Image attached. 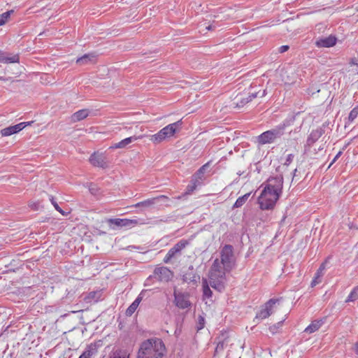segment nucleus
<instances>
[{
  "instance_id": "35",
  "label": "nucleus",
  "mask_w": 358,
  "mask_h": 358,
  "mask_svg": "<svg viewBox=\"0 0 358 358\" xmlns=\"http://www.w3.org/2000/svg\"><path fill=\"white\" fill-rule=\"evenodd\" d=\"M50 201L51 203L55 207V210H57L59 213H60L62 215H65L66 213L59 206L58 203L55 200L54 197L52 196H50Z\"/></svg>"
},
{
  "instance_id": "18",
  "label": "nucleus",
  "mask_w": 358,
  "mask_h": 358,
  "mask_svg": "<svg viewBox=\"0 0 358 358\" xmlns=\"http://www.w3.org/2000/svg\"><path fill=\"white\" fill-rule=\"evenodd\" d=\"M148 292L147 289H143L138 296L136 297V299L134 300V301L128 307V308L126 310V315L127 316H131L132 314L136 311L138 306H139L140 303L145 296L146 293Z\"/></svg>"
},
{
  "instance_id": "36",
  "label": "nucleus",
  "mask_w": 358,
  "mask_h": 358,
  "mask_svg": "<svg viewBox=\"0 0 358 358\" xmlns=\"http://www.w3.org/2000/svg\"><path fill=\"white\" fill-rule=\"evenodd\" d=\"M199 185L197 184V182H195L194 181H192V179L191 180V183L189 185H187V191L185 193V194H189L190 193H192L196 188L197 186H199Z\"/></svg>"
},
{
  "instance_id": "11",
  "label": "nucleus",
  "mask_w": 358,
  "mask_h": 358,
  "mask_svg": "<svg viewBox=\"0 0 358 358\" xmlns=\"http://www.w3.org/2000/svg\"><path fill=\"white\" fill-rule=\"evenodd\" d=\"M324 131L322 128L313 130L308 136L306 141L305 151L308 155H312L311 146L322 136Z\"/></svg>"
},
{
  "instance_id": "50",
  "label": "nucleus",
  "mask_w": 358,
  "mask_h": 358,
  "mask_svg": "<svg viewBox=\"0 0 358 358\" xmlns=\"http://www.w3.org/2000/svg\"><path fill=\"white\" fill-rule=\"evenodd\" d=\"M319 150H320V151L323 150V148L320 147Z\"/></svg>"
},
{
  "instance_id": "48",
  "label": "nucleus",
  "mask_w": 358,
  "mask_h": 358,
  "mask_svg": "<svg viewBox=\"0 0 358 358\" xmlns=\"http://www.w3.org/2000/svg\"><path fill=\"white\" fill-rule=\"evenodd\" d=\"M90 192H91L92 194H95V192H94V191H95V189H94V188L91 187V188H90Z\"/></svg>"
},
{
  "instance_id": "4",
  "label": "nucleus",
  "mask_w": 358,
  "mask_h": 358,
  "mask_svg": "<svg viewBox=\"0 0 358 358\" xmlns=\"http://www.w3.org/2000/svg\"><path fill=\"white\" fill-rule=\"evenodd\" d=\"M289 121L285 120L275 128L264 131L258 137V141L261 144L273 143L276 139L280 138L284 134L285 128L289 126Z\"/></svg>"
},
{
  "instance_id": "38",
  "label": "nucleus",
  "mask_w": 358,
  "mask_h": 358,
  "mask_svg": "<svg viewBox=\"0 0 358 358\" xmlns=\"http://www.w3.org/2000/svg\"><path fill=\"white\" fill-rule=\"evenodd\" d=\"M284 320L278 322L277 324H273L269 327V331L272 334H275L277 333L278 329L282 327V322Z\"/></svg>"
},
{
  "instance_id": "53",
  "label": "nucleus",
  "mask_w": 358,
  "mask_h": 358,
  "mask_svg": "<svg viewBox=\"0 0 358 358\" xmlns=\"http://www.w3.org/2000/svg\"><path fill=\"white\" fill-rule=\"evenodd\" d=\"M239 358H241V357H239Z\"/></svg>"
},
{
  "instance_id": "40",
  "label": "nucleus",
  "mask_w": 358,
  "mask_h": 358,
  "mask_svg": "<svg viewBox=\"0 0 358 358\" xmlns=\"http://www.w3.org/2000/svg\"><path fill=\"white\" fill-rule=\"evenodd\" d=\"M294 155L292 154H289L287 156V158H286V160L284 163V165H286V166H289L292 162L293 161L294 159Z\"/></svg>"
},
{
  "instance_id": "16",
  "label": "nucleus",
  "mask_w": 358,
  "mask_h": 358,
  "mask_svg": "<svg viewBox=\"0 0 358 358\" xmlns=\"http://www.w3.org/2000/svg\"><path fill=\"white\" fill-rule=\"evenodd\" d=\"M337 38L332 35L327 37L319 38L315 41V45L318 48H331L336 45Z\"/></svg>"
},
{
  "instance_id": "26",
  "label": "nucleus",
  "mask_w": 358,
  "mask_h": 358,
  "mask_svg": "<svg viewBox=\"0 0 358 358\" xmlns=\"http://www.w3.org/2000/svg\"><path fill=\"white\" fill-rule=\"evenodd\" d=\"M209 282L206 278H202V289H203V298L210 299L213 295V292L209 287Z\"/></svg>"
},
{
  "instance_id": "37",
  "label": "nucleus",
  "mask_w": 358,
  "mask_h": 358,
  "mask_svg": "<svg viewBox=\"0 0 358 358\" xmlns=\"http://www.w3.org/2000/svg\"><path fill=\"white\" fill-rule=\"evenodd\" d=\"M358 116V106L355 107L350 113L348 116L349 122H353L355 119Z\"/></svg>"
},
{
  "instance_id": "28",
  "label": "nucleus",
  "mask_w": 358,
  "mask_h": 358,
  "mask_svg": "<svg viewBox=\"0 0 358 358\" xmlns=\"http://www.w3.org/2000/svg\"><path fill=\"white\" fill-rule=\"evenodd\" d=\"M97 352V348L96 344H90L88 345L86 350L80 355V358H91Z\"/></svg>"
},
{
  "instance_id": "9",
  "label": "nucleus",
  "mask_w": 358,
  "mask_h": 358,
  "mask_svg": "<svg viewBox=\"0 0 358 358\" xmlns=\"http://www.w3.org/2000/svg\"><path fill=\"white\" fill-rule=\"evenodd\" d=\"M189 244L187 240L182 239L171 248L164 258V262L168 264L173 258H176L181 255L182 250Z\"/></svg>"
},
{
  "instance_id": "3",
  "label": "nucleus",
  "mask_w": 358,
  "mask_h": 358,
  "mask_svg": "<svg viewBox=\"0 0 358 358\" xmlns=\"http://www.w3.org/2000/svg\"><path fill=\"white\" fill-rule=\"evenodd\" d=\"M182 122L181 120L169 124L157 134L152 135L150 139L155 144L160 143L163 141L173 136L176 133L179 132L182 128Z\"/></svg>"
},
{
  "instance_id": "52",
  "label": "nucleus",
  "mask_w": 358,
  "mask_h": 358,
  "mask_svg": "<svg viewBox=\"0 0 358 358\" xmlns=\"http://www.w3.org/2000/svg\"><path fill=\"white\" fill-rule=\"evenodd\" d=\"M79 358H80V357ZM85 358H87V357H85Z\"/></svg>"
},
{
  "instance_id": "47",
  "label": "nucleus",
  "mask_w": 358,
  "mask_h": 358,
  "mask_svg": "<svg viewBox=\"0 0 358 358\" xmlns=\"http://www.w3.org/2000/svg\"><path fill=\"white\" fill-rule=\"evenodd\" d=\"M350 64L351 65H358L357 64V60H355V59H352L350 62Z\"/></svg>"
},
{
  "instance_id": "32",
  "label": "nucleus",
  "mask_w": 358,
  "mask_h": 358,
  "mask_svg": "<svg viewBox=\"0 0 358 358\" xmlns=\"http://www.w3.org/2000/svg\"><path fill=\"white\" fill-rule=\"evenodd\" d=\"M183 281L187 283L196 282L197 280L199 279V275L195 274L186 273L183 275Z\"/></svg>"
},
{
  "instance_id": "29",
  "label": "nucleus",
  "mask_w": 358,
  "mask_h": 358,
  "mask_svg": "<svg viewBox=\"0 0 358 358\" xmlns=\"http://www.w3.org/2000/svg\"><path fill=\"white\" fill-rule=\"evenodd\" d=\"M101 296V293L100 291L91 292L85 297V301L87 303L96 302Z\"/></svg>"
},
{
  "instance_id": "27",
  "label": "nucleus",
  "mask_w": 358,
  "mask_h": 358,
  "mask_svg": "<svg viewBox=\"0 0 358 358\" xmlns=\"http://www.w3.org/2000/svg\"><path fill=\"white\" fill-rule=\"evenodd\" d=\"M87 109L80 110L71 115V120L74 122L84 120L89 115Z\"/></svg>"
},
{
  "instance_id": "15",
  "label": "nucleus",
  "mask_w": 358,
  "mask_h": 358,
  "mask_svg": "<svg viewBox=\"0 0 358 358\" xmlns=\"http://www.w3.org/2000/svg\"><path fill=\"white\" fill-rule=\"evenodd\" d=\"M31 122H20L17 124L10 126L1 130V134L2 136H8L12 134H15L22 130L27 125H29Z\"/></svg>"
},
{
  "instance_id": "7",
  "label": "nucleus",
  "mask_w": 358,
  "mask_h": 358,
  "mask_svg": "<svg viewBox=\"0 0 358 358\" xmlns=\"http://www.w3.org/2000/svg\"><path fill=\"white\" fill-rule=\"evenodd\" d=\"M266 94V90H263L262 92H258L252 93L251 94H239L233 100L232 105L234 108H240L251 101L253 99L257 96L264 97Z\"/></svg>"
},
{
  "instance_id": "49",
  "label": "nucleus",
  "mask_w": 358,
  "mask_h": 358,
  "mask_svg": "<svg viewBox=\"0 0 358 358\" xmlns=\"http://www.w3.org/2000/svg\"><path fill=\"white\" fill-rule=\"evenodd\" d=\"M0 80H6V78H3V77H0ZM6 80H8V79L6 78Z\"/></svg>"
},
{
  "instance_id": "5",
  "label": "nucleus",
  "mask_w": 358,
  "mask_h": 358,
  "mask_svg": "<svg viewBox=\"0 0 358 358\" xmlns=\"http://www.w3.org/2000/svg\"><path fill=\"white\" fill-rule=\"evenodd\" d=\"M280 196V194L275 191L267 189L264 187L258 198L260 208L262 210L272 209L279 199Z\"/></svg>"
},
{
  "instance_id": "51",
  "label": "nucleus",
  "mask_w": 358,
  "mask_h": 358,
  "mask_svg": "<svg viewBox=\"0 0 358 358\" xmlns=\"http://www.w3.org/2000/svg\"><path fill=\"white\" fill-rule=\"evenodd\" d=\"M357 10H358V8H357Z\"/></svg>"
},
{
  "instance_id": "43",
  "label": "nucleus",
  "mask_w": 358,
  "mask_h": 358,
  "mask_svg": "<svg viewBox=\"0 0 358 358\" xmlns=\"http://www.w3.org/2000/svg\"><path fill=\"white\" fill-rule=\"evenodd\" d=\"M342 155V151H339L338 154L336 155L331 163L329 164V168L341 157Z\"/></svg>"
},
{
  "instance_id": "22",
  "label": "nucleus",
  "mask_w": 358,
  "mask_h": 358,
  "mask_svg": "<svg viewBox=\"0 0 358 358\" xmlns=\"http://www.w3.org/2000/svg\"><path fill=\"white\" fill-rule=\"evenodd\" d=\"M140 138V136L137 137L135 136L126 138L118 143H114L113 145L110 146L109 149L124 148L129 144Z\"/></svg>"
},
{
  "instance_id": "30",
  "label": "nucleus",
  "mask_w": 358,
  "mask_h": 358,
  "mask_svg": "<svg viewBox=\"0 0 358 358\" xmlns=\"http://www.w3.org/2000/svg\"><path fill=\"white\" fill-rule=\"evenodd\" d=\"M250 195V193H247V194H244L243 196L238 197L236 199L235 203L234 204L233 208H240V207L243 206L244 205V203L246 202V201L248 200V199L249 198Z\"/></svg>"
},
{
  "instance_id": "8",
  "label": "nucleus",
  "mask_w": 358,
  "mask_h": 358,
  "mask_svg": "<svg viewBox=\"0 0 358 358\" xmlns=\"http://www.w3.org/2000/svg\"><path fill=\"white\" fill-rule=\"evenodd\" d=\"M281 299H271L264 306H262L259 311L256 315V318L264 320L268 317L277 308V305H280Z\"/></svg>"
},
{
  "instance_id": "46",
  "label": "nucleus",
  "mask_w": 358,
  "mask_h": 358,
  "mask_svg": "<svg viewBox=\"0 0 358 358\" xmlns=\"http://www.w3.org/2000/svg\"><path fill=\"white\" fill-rule=\"evenodd\" d=\"M355 352L358 355V341L355 343Z\"/></svg>"
},
{
  "instance_id": "1",
  "label": "nucleus",
  "mask_w": 358,
  "mask_h": 358,
  "mask_svg": "<svg viewBox=\"0 0 358 358\" xmlns=\"http://www.w3.org/2000/svg\"><path fill=\"white\" fill-rule=\"evenodd\" d=\"M165 350V345L161 339H148L141 343L137 358H162Z\"/></svg>"
},
{
  "instance_id": "39",
  "label": "nucleus",
  "mask_w": 358,
  "mask_h": 358,
  "mask_svg": "<svg viewBox=\"0 0 358 358\" xmlns=\"http://www.w3.org/2000/svg\"><path fill=\"white\" fill-rule=\"evenodd\" d=\"M204 323H205L204 317H203L201 315L199 316L198 322H197V325H196L197 329L200 330V329H203V327H204Z\"/></svg>"
},
{
  "instance_id": "14",
  "label": "nucleus",
  "mask_w": 358,
  "mask_h": 358,
  "mask_svg": "<svg viewBox=\"0 0 358 358\" xmlns=\"http://www.w3.org/2000/svg\"><path fill=\"white\" fill-rule=\"evenodd\" d=\"M154 275L159 281L168 282L172 278L173 273L168 268L162 266L155 269Z\"/></svg>"
},
{
  "instance_id": "10",
  "label": "nucleus",
  "mask_w": 358,
  "mask_h": 358,
  "mask_svg": "<svg viewBox=\"0 0 358 358\" xmlns=\"http://www.w3.org/2000/svg\"><path fill=\"white\" fill-rule=\"evenodd\" d=\"M283 187V178L282 176L271 177L268 179L265 188L281 194Z\"/></svg>"
},
{
  "instance_id": "44",
  "label": "nucleus",
  "mask_w": 358,
  "mask_h": 358,
  "mask_svg": "<svg viewBox=\"0 0 358 358\" xmlns=\"http://www.w3.org/2000/svg\"><path fill=\"white\" fill-rule=\"evenodd\" d=\"M38 204L33 203H29V206L31 207L34 210H37L38 209Z\"/></svg>"
},
{
  "instance_id": "2",
  "label": "nucleus",
  "mask_w": 358,
  "mask_h": 358,
  "mask_svg": "<svg viewBox=\"0 0 358 358\" xmlns=\"http://www.w3.org/2000/svg\"><path fill=\"white\" fill-rule=\"evenodd\" d=\"M219 263V259H215L209 270L208 282L210 285L221 292L224 291L227 282L226 273H228Z\"/></svg>"
},
{
  "instance_id": "31",
  "label": "nucleus",
  "mask_w": 358,
  "mask_h": 358,
  "mask_svg": "<svg viewBox=\"0 0 358 358\" xmlns=\"http://www.w3.org/2000/svg\"><path fill=\"white\" fill-rule=\"evenodd\" d=\"M13 12V10H10L0 15V27L4 25L8 22Z\"/></svg>"
},
{
  "instance_id": "12",
  "label": "nucleus",
  "mask_w": 358,
  "mask_h": 358,
  "mask_svg": "<svg viewBox=\"0 0 358 358\" xmlns=\"http://www.w3.org/2000/svg\"><path fill=\"white\" fill-rule=\"evenodd\" d=\"M174 301L176 306L181 309L187 308L191 306V302L189 300V294L177 292L174 291Z\"/></svg>"
},
{
  "instance_id": "21",
  "label": "nucleus",
  "mask_w": 358,
  "mask_h": 358,
  "mask_svg": "<svg viewBox=\"0 0 358 358\" xmlns=\"http://www.w3.org/2000/svg\"><path fill=\"white\" fill-rule=\"evenodd\" d=\"M96 55L94 52L85 54L83 56L77 59L76 64L80 66L92 64L96 62Z\"/></svg>"
},
{
  "instance_id": "6",
  "label": "nucleus",
  "mask_w": 358,
  "mask_h": 358,
  "mask_svg": "<svg viewBox=\"0 0 358 358\" xmlns=\"http://www.w3.org/2000/svg\"><path fill=\"white\" fill-rule=\"evenodd\" d=\"M220 266H222L227 271H231L234 266V258L233 247L230 245H226L220 252V259H219Z\"/></svg>"
},
{
  "instance_id": "24",
  "label": "nucleus",
  "mask_w": 358,
  "mask_h": 358,
  "mask_svg": "<svg viewBox=\"0 0 358 358\" xmlns=\"http://www.w3.org/2000/svg\"><path fill=\"white\" fill-rule=\"evenodd\" d=\"M231 339L229 337L224 338L222 341H219L215 348V354L218 355L223 351L224 348H227L229 345H231Z\"/></svg>"
},
{
  "instance_id": "20",
  "label": "nucleus",
  "mask_w": 358,
  "mask_h": 358,
  "mask_svg": "<svg viewBox=\"0 0 358 358\" xmlns=\"http://www.w3.org/2000/svg\"><path fill=\"white\" fill-rule=\"evenodd\" d=\"M108 222L117 227H133L138 224L137 220L114 218L108 220Z\"/></svg>"
},
{
  "instance_id": "33",
  "label": "nucleus",
  "mask_w": 358,
  "mask_h": 358,
  "mask_svg": "<svg viewBox=\"0 0 358 358\" xmlns=\"http://www.w3.org/2000/svg\"><path fill=\"white\" fill-rule=\"evenodd\" d=\"M323 275L324 273L317 271L315 277L311 282V287H315L317 284L320 283L322 282V278Z\"/></svg>"
},
{
  "instance_id": "41",
  "label": "nucleus",
  "mask_w": 358,
  "mask_h": 358,
  "mask_svg": "<svg viewBox=\"0 0 358 358\" xmlns=\"http://www.w3.org/2000/svg\"><path fill=\"white\" fill-rule=\"evenodd\" d=\"M289 45H282L279 48V52L283 53L289 50Z\"/></svg>"
},
{
  "instance_id": "17",
  "label": "nucleus",
  "mask_w": 358,
  "mask_h": 358,
  "mask_svg": "<svg viewBox=\"0 0 358 358\" xmlns=\"http://www.w3.org/2000/svg\"><path fill=\"white\" fill-rule=\"evenodd\" d=\"M168 199H169V198L166 196L160 195L157 197L148 199L145 201L138 202V203H136L135 205H134V206L135 208L143 207L145 208H150L151 206H154L157 203V201L159 200H168Z\"/></svg>"
},
{
  "instance_id": "19",
  "label": "nucleus",
  "mask_w": 358,
  "mask_h": 358,
  "mask_svg": "<svg viewBox=\"0 0 358 358\" xmlns=\"http://www.w3.org/2000/svg\"><path fill=\"white\" fill-rule=\"evenodd\" d=\"M210 162H208L206 163L204 165L201 166L197 171L192 176V181H194L195 182H197L199 185H201L203 181L205 180L204 174L207 169L210 166Z\"/></svg>"
},
{
  "instance_id": "42",
  "label": "nucleus",
  "mask_w": 358,
  "mask_h": 358,
  "mask_svg": "<svg viewBox=\"0 0 358 358\" xmlns=\"http://www.w3.org/2000/svg\"><path fill=\"white\" fill-rule=\"evenodd\" d=\"M327 262L325 261L324 262H323L319 267V268L317 269V271H321L322 273H324V270L326 269V265H327Z\"/></svg>"
},
{
  "instance_id": "25",
  "label": "nucleus",
  "mask_w": 358,
  "mask_h": 358,
  "mask_svg": "<svg viewBox=\"0 0 358 358\" xmlns=\"http://www.w3.org/2000/svg\"><path fill=\"white\" fill-rule=\"evenodd\" d=\"M324 324L323 320H314L311 322L310 325H308L304 330L305 332L308 334H312L316 331H317L321 326Z\"/></svg>"
},
{
  "instance_id": "34",
  "label": "nucleus",
  "mask_w": 358,
  "mask_h": 358,
  "mask_svg": "<svg viewBox=\"0 0 358 358\" xmlns=\"http://www.w3.org/2000/svg\"><path fill=\"white\" fill-rule=\"evenodd\" d=\"M357 299H358V285L355 287L350 292L348 299H346V302L355 301Z\"/></svg>"
},
{
  "instance_id": "13",
  "label": "nucleus",
  "mask_w": 358,
  "mask_h": 358,
  "mask_svg": "<svg viewBox=\"0 0 358 358\" xmlns=\"http://www.w3.org/2000/svg\"><path fill=\"white\" fill-rule=\"evenodd\" d=\"M90 162L94 166L106 169L108 166L107 157L103 153L94 152L90 157Z\"/></svg>"
},
{
  "instance_id": "45",
  "label": "nucleus",
  "mask_w": 358,
  "mask_h": 358,
  "mask_svg": "<svg viewBox=\"0 0 358 358\" xmlns=\"http://www.w3.org/2000/svg\"><path fill=\"white\" fill-rule=\"evenodd\" d=\"M215 27L214 25L208 24V25L206 26L205 29L206 30H211V29H213Z\"/></svg>"
},
{
  "instance_id": "23",
  "label": "nucleus",
  "mask_w": 358,
  "mask_h": 358,
  "mask_svg": "<svg viewBox=\"0 0 358 358\" xmlns=\"http://www.w3.org/2000/svg\"><path fill=\"white\" fill-rule=\"evenodd\" d=\"M20 62V57L18 55H14L12 56L6 55L3 52H0V62L9 64V63H18Z\"/></svg>"
}]
</instances>
